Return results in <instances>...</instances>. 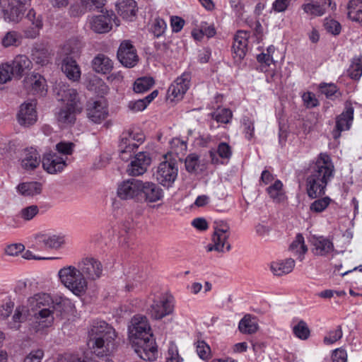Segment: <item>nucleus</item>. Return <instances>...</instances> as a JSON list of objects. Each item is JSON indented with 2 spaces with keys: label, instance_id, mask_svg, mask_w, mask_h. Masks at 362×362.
I'll return each instance as SVG.
<instances>
[{
  "label": "nucleus",
  "instance_id": "f257e3e1",
  "mask_svg": "<svg viewBox=\"0 0 362 362\" xmlns=\"http://www.w3.org/2000/svg\"><path fill=\"white\" fill-rule=\"evenodd\" d=\"M128 337L135 352L141 359H156L158 349L146 317L136 315L132 318L128 327Z\"/></svg>",
  "mask_w": 362,
  "mask_h": 362
},
{
  "label": "nucleus",
  "instance_id": "f03ea898",
  "mask_svg": "<svg viewBox=\"0 0 362 362\" xmlns=\"http://www.w3.org/2000/svg\"><path fill=\"white\" fill-rule=\"evenodd\" d=\"M117 333L115 328L103 320H93L88 331V345L98 356H107L116 349Z\"/></svg>",
  "mask_w": 362,
  "mask_h": 362
},
{
  "label": "nucleus",
  "instance_id": "7ed1b4c3",
  "mask_svg": "<svg viewBox=\"0 0 362 362\" xmlns=\"http://www.w3.org/2000/svg\"><path fill=\"white\" fill-rule=\"evenodd\" d=\"M334 165L326 153H320L306 178V191L314 199L325 194L329 181L334 176Z\"/></svg>",
  "mask_w": 362,
  "mask_h": 362
},
{
  "label": "nucleus",
  "instance_id": "20e7f679",
  "mask_svg": "<svg viewBox=\"0 0 362 362\" xmlns=\"http://www.w3.org/2000/svg\"><path fill=\"white\" fill-rule=\"evenodd\" d=\"M58 100L62 103L56 112V119L62 127L73 124L76 121V114L81 112L83 107L76 90L70 88L64 84L56 87Z\"/></svg>",
  "mask_w": 362,
  "mask_h": 362
},
{
  "label": "nucleus",
  "instance_id": "39448f33",
  "mask_svg": "<svg viewBox=\"0 0 362 362\" xmlns=\"http://www.w3.org/2000/svg\"><path fill=\"white\" fill-rule=\"evenodd\" d=\"M60 282L74 295L83 296L88 289V281L83 276L79 267L69 265L58 272Z\"/></svg>",
  "mask_w": 362,
  "mask_h": 362
},
{
  "label": "nucleus",
  "instance_id": "423d86ee",
  "mask_svg": "<svg viewBox=\"0 0 362 362\" xmlns=\"http://www.w3.org/2000/svg\"><path fill=\"white\" fill-rule=\"evenodd\" d=\"M230 236V227L224 221H215L211 242L206 247L207 252L216 251L218 252H229L231 249L228 242Z\"/></svg>",
  "mask_w": 362,
  "mask_h": 362
},
{
  "label": "nucleus",
  "instance_id": "0eeeda50",
  "mask_svg": "<svg viewBox=\"0 0 362 362\" xmlns=\"http://www.w3.org/2000/svg\"><path fill=\"white\" fill-rule=\"evenodd\" d=\"M144 141V134L138 129H129L121 135L119 145V156L124 160H127Z\"/></svg>",
  "mask_w": 362,
  "mask_h": 362
},
{
  "label": "nucleus",
  "instance_id": "6e6552de",
  "mask_svg": "<svg viewBox=\"0 0 362 362\" xmlns=\"http://www.w3.org/2000/svg\"><path fill=\"white\" fill-rule=\"evenodd\" d=\"M163 158L164 160L157 168L155 176L160 185L168 188L177 179L178 167L176 158H168V155H165Z\"/></svg>",
  "mask_w": 362,
  "mask_h": 362
},
{
  "label": "nucleus",
  "instance_id": "1a4fd4ad",
  "mask_svg": "<svg viewBox=\"0 0 362 362\" xmlns=\"http://www.w3.org/2000/svg\"><path fill=\"white\" fill-rule=\"evenodd\" d=\"M30 0H1L0 5L4 19L18 23L24 16L26 5Z\"/></svg>",
  "mask_w": 362,
  "mask_h": 362
},
{
  "label": "nucleus",
  "instance_id": "9d476101",
  "mask_svg": "<svg viewBox=\"0 0 362 362\" xmlns=\"http://www.w3.org/2000/svg\"><path fill=\"white\" fill-rule=\"evenodd\" d=\"M57 308L52 305L49 308H42L33 315L32 329L36 333H43L51 327L54 322V313Z\"/></svg>",
  "mask_w": 362,
  "mask_h": 362
},
{
  "label": "nucleus",
  "instance_id": "9b49d317",
  "mask_svg": "<svg viewBox=\"0 0 362 362\" xmlns=\"http://www.w3.org/2000/svg\"><path fill=\"white\" fill-rule=\"evenodd\" d=\"M173 308L174 305L172 298L165 295H160L154 298L148 308V313L152 318L160 320L171 314L173 311Z\"/></svg>",
  "mask_w": 362,
  "mask_h": 362
},
{
  "label": "nucleus",
  "instance_id": "f8f14e48",
  "mask_svg": "<svg viewBox=\"0 0 362 362\" xmlns=\"http://www.w3.org/2000/svg\"><path fill=\"white\" fill-rule=\"evenodd\" d=\"M78 267L85 279L88 281H95L100 279L103 272L102 263L93 257H86L78 262Z\"/></svg>",
  "mask_w": 362,
  "mask_h": 362
},
{
  "label": "nucleus",
  "instance_id": "ddd939ff",
  "mask_svg": "<svg viewBox=\"0 0 362 362\" xmlns=\"http://www.w3.org/2000/svg\"><path fill=\"white\" fill-rule=\"evenodd\" d=\"M142 180L129 179L121 182L117 187V196L122 199L140 201Z\"/></svg>",
  "mask_w": 362,
  "mask_h": 362
},
{
  "label": "nucleus",
  "instance_id": "4468645a",
  "mask_svg": "<svg viewBox=\"0 0 362 362\" xmlns=\"http://www.w3.org/2000/svg\"><path fill=\"white\" fill-rule=\"evenodd\" d=\"M119 61L126 67H134L139 61V57L134 46L129 40L121 42L117 50Z\"/></svg>",
  "mask_w": 362,
  "mask_h": 362
},
{
  "label": "nucleus",
  "instance_id": "2eb2a0df",
  "mask_svg": "<svg viewBox=\"0 0 362 362\" xmlns=\"http://www.w3.org/2000/svg\"><path fill=\"white\" fill-rule=\"evenodd\" d=\"M190 78V74L187 72L177 77L168 89V98L171 100H181L189 87Z\"/></svg>",
  "mask_w": 362,
  "mask_h": 362
},
{
  "label": "nucleus",
  "instance_id": "dca6fc26",
  "mask_svg": "<svg viewBox=\"0 0 362 362\" xmlns=\"http://www.w3.org/2000/svg\"><path fill=\"white\" fill-rule=\"evenodd\" d=\"M67 302L68 299L64 297H59L54 300L48 293H37L28 298L29 305L33 311L42 308H49L52 305H55L56 307L59 305H65Z\"/></svg>",
  "mask_w": 362,
  "mask_h": 362
},
{
  "label": "nucleus",
  "instance_id": "f3484780",
  "mask_svg": "<svg viewBox=\"0 0 362 362\" xmlns=\"http://www.w3.org/2000/svg\"><path fill=\"white\" fill-rule=\"evenodd\" d=\"M36 105V100H32L20 106L17 119L21 126L28 127L36 122L37 119Z\"/></svg>",
  "mask_w": 362,
  "mask_h": 362
},
{
  "label": "nucleus",
  "instance_id": "a211bd4d",
  "mask_svg": "<svg viewBox=\"0 0 362 362\" xmlns=\"http://www.w3.org/2000/svg\"><path fill=\"white\" fill-rule=\"evenodd\" d=\"M23 86L33 95H44L47 93L46 80L37 73L26 76L23 80Z\"/></svg>",
  "mask_w": 362,
  "mask_h": 362
},
{
  "label": "nucleus",
  "instance_id": "6ab92c4d",
  "mask_svg": "<svg viewBox=\"0 0 362 362\" xmlns=\"http://www.w3.org/2000/svg\"><path fill=\"white\" fill-rule=\"evenodd\" d=\"M113 14L103 13L88 18L89 28L96 33H107L112 28Z\"/></svg>",
  "mask_w": 362,
  "mask_h": 362
},
{
  "label": "nucleus",
  "instance_id": "aec40b11",
  "mask_svg": "<svg viewBox=\"0 0 362 362\" xmlns=\"http://www.w3.org/2000/svg\"><path fill=\"white\" fill-rule=\"evenodd\" d=\"M140 201L148 203H155L163 199V190L156 183L152 182H143L141 183Z\"/></svg>",
  "mask_w": 362,
  "mask_h": 362
},
{
  "label": "nucleus",
  "instance_id": "412c9836",
  "mask_svg": "<svg viewBox=\"0 0 362 362\" xmlns=\"http://www.w3.org/2000/svg\"><path fill=\"white\" fill-rule=\"evenodd\" d=\"M86 112L88 119L95 124H100L108 115L107 105L101 100L89 101Z\"/></svg>",
  "mask_w": 362,
  "mask_h": 362
},
{
  "label": "nucleus",
  "instance_id": "4be33fe9",
  "mask_svg": "<svg viewBox=\"0 0 362 362\" xmlns=\"http://www.w3.org/2000/svg\"><path fill=\"white\" fill-rule=\"evenodd\" d=\"M151 163V158L149 154L146 152H140L131 161L127 172L132 176L141 175L147 170Z\"/></svg>",
  "mask_w": 362,
  "mask_h": 362
},
{
  "label": "nucleus",
  "instance_id": "5701e85b",
  "mask_svg": "<svg viewBox=\"0 0 362 362\" xmlns=\"http://www.w3.org/2000/svg\"><path fill=\"white\" fill-rule=\"evenodd\" d=\"M37 243L41 244L45 249L58 250L66 243V236L62 233H38L35 236Z\"/></svg>",
  "mask_w": 362,
  "mask_h": 362
},
{
  "label": "nucleus",
  "instance_id": "b1692460",
  "mask_svg": "<svg viewBox=\"0 0 362 362\" xmlns=\"http://www.w3.org/2000/svg\"><path fill=\"white\" fill-rule=\"evenodd\" d=\"M312 252L317 256H327L334 250L332 241L324 236L313 235L310 240Z\"/></svg>",
  "mask_w": 362,
  "mask_h": 362
},
{
  "label": "nucleus",
  "instance_id": "393cba45",
  "mask_svg": "<svg viewBox=\"0 0 362 362\" xmlns=\"http://www.w3.org/2000/svg\"><path fill=\"white\" fill-rule=\"evenodd\" d=\"M67 157L60 156L56 153L46 154L42 158V167L49 174L62 172L66 166Z\"/></svg>",
  "mask_w": 362,
  "mask_h": 362
},
{
  "label": "nucleus",
  "instance_id": "a878e982",
  "mask_svg": "<svg viewBox=\"0 0 362 362\" xmlns=\"http://www.w3.org/2000/svg\"><path fill=\"white\" fill-rule=\"evenodd\" d=\"M302 8L305 13L312 16H322L329 11L336 8L332 0H322V2L310 1L304 4Z\"/></svg>",
  "mask_w": 362,
  "mask_h": 362
},
{
  "label": "nucleus",
  "instance_id": "bb28decb",
  "mask_svg": "<svg viewBox=\"0 0 362 362\" xmlns=\"http://www.w3.org/2000/svg\"><path fill=\"white\" fill-rule=\"evenodd\" d=\"M249 36L250 33L243 30L238 31L235 35L232 52L233 59L237 62L245 57Z\"/></svg>",
  "mask_w": 362,
  "mask_h": 362
},
{
  "label": "nucleus",
  "instance_id": "cd10ccee",
  "mask_svg": "<svg viewBox=\"0 0 362 362\" xmlns=\"http://www.w3.org/2000/svg\"><path fill=\"white\" fill-rule=\"evenodd\" d=\"M11 68L13 70L14 76L21 78L33 68V62L29 57L25 54H18L14 57L11 63Z\"/></svg>",
  "mask_w": 362,
  "mask_h": 362
},
{
  "label": "nucleus",
  "instance_id": "c85d7f7f",
  "mask_svg": "<svg viewBox=\"0 0 362 362\" xmlns=\"http://www.w3.org/2000/svg\"><path fill=\"white\" fill-rule=\"evenodd\" d=\"M354 119V108L351 106H346L345 111L337 117L336 130L333 132L334 138L337 139L340 136V132L349 129Z\"/></svg>",
  "mask_w": 362,
  "mask_h": 362
},
{
  "label": "nucleus",
  "instance_id": "c756f323",
  "mask_svg": "<svg viewBox=\"0 0 362 362\" xmlns=\"http://www.w3.org/2000/svg\"><path fill=\"white\" fill-rule=\"evenodd\" d=\"M26 17L31 22L33 27L25 29L23 30V35L26 38L35 39L40 35V30L43 27L42 16L40 15L37 16L35 11L31 9Z\"/></svg>",
  "mask_w": 362,
  "mask_h": 362
},
{
  "label": "nucleus",
  "instance_id": "7c9ffc66",
  "mask_svg": "<svg viewBox=\"0 0 362 362\" xmlns=\"http://www.w3.org/2000/svg\"><path fill=\"white\" fill-rule=\"evenodd\" d=\"M61 69L66 77L70 80L76 81L81 78V69L76 60L72 57H66L64 58L62 62Z\"/></svg>",
  "mask_w": 362,
  "mask_h": 362
},
{
  "label": "nucleus",
  "instance_id": "2f4dec72",
  "mask_svg": "<svg viewBox=\"0 0 362 362\" xmlns=\"http://www.w3.org/2000/svg\"><path fill=\"white\" fill-rule=\"evenodd\" d=\"M52 55L49 49L42 44L35 45L31 53L34 62L41 66H46L51 62Z\"/></svg>",
  "mask_w": 362,
  "mask_h": 362
},
{
  "label": "nucleus",
  "instance_id": "473e14b6",
  "mask_svg": "<svg viewBox=\"0 0 362 362\" xmlns=\"http://www.w3.org/2000/svg\"><path fill=\"white\" fill-rule=\"evenodd\" d=\"M116 8L118 14L128 21H132L137 11L136 2L134 0L118 1Z\"/></svg>",
  "mask_w": 362,
  "mask_h": 362
},
{
  "label": "nucleus",
  "instance_id": "72a5a7b5",
  "mask_svg": "<svg viewBox=\"0 0 362 362\" xmlns=\"http://www.w3.org/2000/svg\"><path fill=\"white\" fill-rule=\"evenodd\" d=\"M92 68L96 73L107 74L112 70L113 62L104 54H98L92 60Z\"/></svg>",
  "mask_w": 362,
  "mask_h": 362
},
{
  "label": "nucleus",
  "instance_id": "f704fd0d",
  "mask_svg": "<svg viewBox=\"0 0 362 362\" xmlns=\"http://www.w3.org/2000/svg\"><path fill=\"white\" fill-rule=\"evenodd\" d=\"M40 163V156L36 149L27 148L24 151L21 159V165L25 170H34Z\"/></svg>",
  "mask_w": 362,
  "mask_h": 362
},
{
  "label": "nucleus",
  "instance_id": "c9c22d12",
  "mask_svg": "<svg viewBox=\"0 0 362 362\" xmlns=\"http://www.w3.org/2000/svg\"><path fill=\"white\" fill-rule=\"evenodd\" d=\"M266 192L274 202H284L287 199L284 185L280 180H274L271 185L267 187Z\"/></svg>",
  "mask_w": 362,
  "mask_h": 362
},
{
  "label": "nucleus",
  "instance_id": "e433bc0d",
  "mask_svg": "<svg viewBox=\"0 0 362 362\" xmlns=\"http://www.w3.org/2000/svg\"><path fill=\"white\" fill-rule=\"evenodd\" d=\"M295 267V261L291 258L272 262L270 270L275 276H282L291 273Z\"/></svg>",
  "mask_w": 362,
  "mask_h": 362
},
{
  "label": "nucleus",
  "instance_id": "4c0bfd02",
  "mask_svg": "<svg viewBox=\"0 0 362 362\" xmlns=\"http://www.w3.org/2000/svg\"><path fill=\"white\" fill-rule=\"evenodd\" d=\"M238 329L243 334H251L258 329V323L256 317L245 315L239 322Z\"/></svg>",
  "mask_w": 362,
  "mask_h": 362
},
{
  "label": "nucleus",
  "instance_id": "58836bf2",
  "mask_svg": "<svg viewBox=\"0 0 362 362\" xmlns=\"http://www.w3.org/2000/svg\"><path fill=\"white\" fill-rule=\"evenodd\" d=\"M347 9L348 18L362 25V0H350Z\"/></svg>",
  "mask_w": 362,
  "mask_h": 362
},
{
  "label": "nucleus",
  "instance_id": "ea45409f",
  "mask_svg": "<svg viewBox=\"0 0 362 362\" xmlns=\"http://www.w3.org/2000/svg\"><path fill=\"white\" fill-rule=\"evenodd\" d=\"M187 143L180 138H173L170 141V151L166 154L168 158H173L175 156L178 159H181L180 156L185 155L187 151Z\"/></svg>",
  "mask_w": 362,
  "mask_h": 362
},
{
  "label": "nucleus",
  "instance_id": "a19ab883",
  "mask_svg": "<svg viewBox=\"0 0 362 362\" xmlns=\"http://www.w3.org/2000/svg\"><path fill=\"white\" fill-rule=\"evenodd\" d=\"M289 248L294 255L298 256L300 261L303 259L304 255L308 251V247L305 244L304 238L300 233L296 235Z\"/></svg>",
  "mask_w": 362,
  "mask_h": 362
},
{
  "label": "nucleus",
  "instance_id": "79ce46f5",
  "mask_svg": "<svg viewBox=\"0 0 362 362\" xmlns=\"http://www.w3.org/2000/svg\"><path fill=\"white\" fill-rule=\"evenodd\" d=\"M18 191L23 196H35L42 191L41 184L37 182H24L18 185Z\"/></svg>",
  "mask_w": 362,
  "mask_h": 362
},
{
  "label": "nucleus",
  "instance_id": "37998d69",
  "mask_svg": "<svg viewBox=\"0 0 362 362\" xmlns=\"http://www.w3.org/2000/svg\"><path fill=\"white\" fill-rule=\"evenodd\" d=\"M21 35L14 30L7 32L2 38L1 43L4 47H17L21 44Z\"/></svg>",
  "mask_w": 362,
  "mask_h": 362
},
{
  "label": "nucleus",
  "instance_id": "c03bdc74",
  "mask_svg": "<svg viewBox=\"0 0 362 362\" xmlns=\"http://www.w3.org/2000/svg\"><path fill=\"white\" fill-rule=\"evenodd\" d=\"M13 69L10 63H3L0 64V89L8 82H10L13 76Z\"/></svg>",
  "mask_w": 362,
  "mask_h": 362
},
{
  "label": "nucleus",
  "instance_id": "a18cd8bd",
  "mask_svg": "<svg viewBox=\"0 0 362 362\" xmlns=\"http://www.w3.org/2000/svg\"><path fill=\"white\" fill-rule=\"evenodd\" d=\"M154 83L151 77H142L138 78L134 84V90L136 93H143L150 89Z\"/></svg>",
  "mask_w": 362,
  "mask_h": 362
},
{
  "label": "nucleus",
  "instance_id": "49530a36",
  "mask_svg": "<svg viewBox=\"0 0 362 362\" xmlns=\"http://www.w3.org/2000/svg\"><path fill=\"white\" fill-rule=\"evenodd\" d=\"M211 116L217 122L228 124L232 119L233 113L230 109L222 108L213 112Z\"/></svg>",
  "mask_w": 362,
  "mask_h": 362
},
{
  "label": "nucleus",
  "instance_id": "de8ad7c7",
  "mask_svg": "<svg viewBox=\"0 0 362 362\" xmlns=\"http://www.w3.org/2000/svg\"><path fill=\"white\" fill-rule=\"evenodd\" d=\"M347 72L351 78L358 80L362 75V58L354 59Z\"/></svg>",
  "mask_w": 362,
  "mask_h": 362
},
{
  "label": "nucleus",
  "instance_id": "09e8293b",
  "mask_svg": "<svg viewBox=\"0 0 362 362\" xmlns=\"http://www.w3.org/2000/svg\"><path fill=\"white\" fill-rule=\"evenodd\" d=\"M293 333L296 337L305 340L310 336V329L305 321L300 320L297 325L293 327Z\"/></svg>",
  "mask_w": 362,
  "mask_h": 362
},
{
  "label": "nucleus",
  "instance_id": "8fccbe9b",
  "mask_svg": "<svg viewBox=\"0 0 362 362\" xmlns=\"http://www.w3.org/2000/svg\"><path fill=\"white\" fill-rule=\"evenodd\" d=\"M39 213V208L36 205H31L23 208L18 213V217L25 221L32 220Z\"/></svg>",
  "mask_w": 362,
  "mask_h": 362
},
{
  "label": "nucleus",
  "instance_id": "3c124183",
  "mask_svg": "<svg viewBox=\"0 0 362 362\" xmlns=\"http://www.w3.org/2000/svg\"><path fill=\"white\" fill-rule=\"evenodd\" d=\"M79 42L77 40L71 39L66 41L62 47V54L68 55L76 54L79 51Z\"/></svg>",
  "mask_w": 362,
  "mask_h": 362
},
{
  "label": "nucleus",
  "instance_id": "603ef678",
  "mask_svg": "<svg viewBox=\"0 0 362 362\" xmlns=\"http://www.w3.org/2000/svg\"><path fill=\"white\" fill-rule=\"evenodd\" d=\"M196 351L200 358L208 360L211 356V348L204 341H198L195 343Z\"/></svg>",
  "mask_w": 362,
  "mask_h": 362
},
{
  "label": "nucleus",
  "instance_id": "864d4df0",
  "mask_svg": "<svg viewBox=\"0 0 362 362\" xmlns=\"http://www.w3.org/2000/svg\"><path fill=\"white\" fill-rule=\"evenodd\" d=\"M343 336V332L340 326L337 327L334 329L330 330L324 338L325 344H332L339 340Z\"/></svg>",
  "mask_w": 362,
  "mask_h": 362
},
{
  "label": "nucleus",
  "instance_id": "5fc2aeb1",
  "mask_svg": "<svg viewBox=\"0 0 362 362\" xmlns=\"http://www.w3.org/2000/svg\"><path fill=\"white\" fill-rule=\"evenodd\" d=\"M182 361L177 346L174 342H170L166 355V362H181Z\"/></svg>",
  "mask_w": 362,
  "mask_h": 362
},
{
  "label": "nucleus",
  "instance_id": "6e6d98bb",
  "mask_svg": "<svg viewBox=\"0 0 362 362\" xmlns=\"http://www.w3.org/2000/svg\"><path fill=\"white\" fill-rule=\"evenodd\" d=\"M330 201L327 197L317 199L311 204L310 209L316 213L322 212L329 206Z\"/></svg>",
  "mask_w": 362,
  "mask_h": 362
},
{
  "label": "nucleus",
  "instance_id": "4d7b16f0",
  "mask_svg": "<svg viewBox=\"0 0 362 362\" xmlns=\"http://www.w3.org/2000/svg\"><path fill=\"white\" fill-rule=\"evenodd\" d=\"M324 26L325 30L332 35H339L341 32V25L334 19L326 18L325 19Z\"/></svg>",
  "mask_w": 362,
  "mask_h": 362
},
{
  "label": "nucleus",
  "instance_id": "13d9d810",
  "mask_svg": "<svg viewBox=\"0 0 362 362\" xmlns=\"http://www.w3.org/2000/svg\"><path fill=\"white\" fill-rule=\"evenodd\" d=\"M243 127L245 138L248 140L252 139L254 136L255 132L254 121L249 118H244Z\"/></svg>",
  "mask_w": 362,
  "mask_h": 362
},
{
  "label": "nucleus",
  "instance_id": "bf43d9fd",
  "mask_svg": "<svg viewBox=\"0 0 362 362\" xmlns=\"http://www.w3.org/2000/svg\"><path fill=\"white\" fill-rule=\"evenodd\" d=\"M167 28L166 23L161 18H157L155 20L152 25V32L156 37L162 35Z\"/></svg>",
  "mask_w": 362,
  "mask_h": 362
},
{
  "label": "nucleus",
  "instance_id": "052dcab7",
  "mask_svg": "<svg viewBox=\"0 0 362 362\" xmlns=\"http://www.w3.org/2000/svg\"><path fill=\"white\" fill-rule=\"evenodd\" d=\"M319 89L322 93L325 94L327 98L332 97L338 90L337 86L334 83H321L319 85Z\"/></svg>",
  "mask_w": 362,
  "mask_h": 362
},
{
  "label": "nucleus",
  "instance_id": "680f3d73",
  "mask_svg": "<svg viewBox=\"0 0 362 362\" xmlns=\"http://www.w3.org/2000/svg\"><path fill=\"white\" fill-rule=\"evenodd\" d=\"M74 148V144L71 142L62 141L56 145L57 151L66 156L72 154Z\"/></svg>",
  "mask_w": 362,
  "mask_h": 362
},
{
  "label": "nucleus",
  "instance_id": "e2e57ef3",
  "mask_svg": "<svg viewBox=\"0 0 362 362\" xmlns=\"http://www.w3.org/2000/svg\"><path fill=\"white\" fill-rule=\"evenodd\" d=\"M217 153L221 158L228 159L232 156V148L228 144L221 142L218 146Z\"/></svg>",
  "mask_w": 362,
  "mask_h": 362
},
{
  "label": "nucleus",
  "instance_id": "0e129e2a",
  "mask_svg": "<svg viewBox=\"0 0 362 362\" xmlns=\"http://www.w3.org/2000/svg\"><path fill=\"white\" fill-rule=\"evenodd\" d=\"M302 99L305 105L308 108L315 107L319 104L315 95L311 92L304 93L302 95Z\"/></svg>",
  "mask_w": 362,
  "mask_h": 362
},
{
  "label": "nucleus",
  "instance_id": "69168bd1",
  "mask_svg": "<svg viewBox=\"0 0 362 362\" xmlns=\"http://www.w3.org/2000/svg\"><path fill=\"white\" fill-rule=\"evenodd\" d=\"M147 105L144 99L136 100L129 101L127 104V107L132 112H138L143 111L146 108Z\"/></svg>",
  "mask_w": 362,
  "mask_h": 362
},
{
  "label": "nucleus",
  "instance_id": "338daca9",
  "mask_svg": "<svg viewBox=\"0 0 362 362\" xmlns=\"http://www.w3.org/2000/svg\"><path fill=\"white\" fill-rule=\"evenodd\" d=\"M199 165V156L196 154H190L185 159V167L188 172L196 170Z\"/></svg>",
  "mask_w": 362,
  "mask_h": 362
},
{
  "label": "nucleus",
  "instance_id": "774afa93",
  "mask_svg": "<svg viewBox=\"0 0 362 362\" xmlns=\"http://www.w3.org/2000/svg\"><path fill=\"white\" fill-rule=\"evenodd\" d=\"M43 357V350L37 349L30 351V353L25 357L23 362H41Z\"/></svg>",
  "mask_w": 362,
  "mask_h": 362
}]
</instances>
